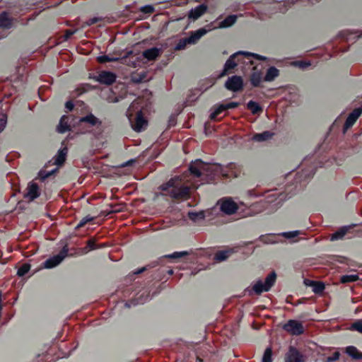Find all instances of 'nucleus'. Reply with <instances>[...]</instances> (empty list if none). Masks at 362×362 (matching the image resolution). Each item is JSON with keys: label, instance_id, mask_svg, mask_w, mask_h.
Here are the masks:
<instances>
[{"label": "nucleus", "instance_id": "4c0bfd02", "mask_svg": "<svg viewBox=\"0 0 362 362\" xmlns=\"http://www.w3.org/2000/svg\"><path fill=\"white\" fill-rule=\"evenodd\" d=\"M189 252L187 251L174 252L171 254L165 255L161 258L178 259L187 256Z\"/></svg>", "mask_w": 362, "mask_h": 362}, {"label": "nucleus", "instance_id": "a18cd8bd", "mask_svg": "<svg viewBox=\"0 0 362 362\" xmlns=\"http://www.w3.org/2000/svg\"><path fill=\"white\" fill-rule=\"evenodd\" d=\"M299 234V230H292L288 232H283L281 233H279V235H281L287 239H291L293 238L298 236Z\"/></svg>", "mask_w": 362, "mask_h": 362}, {"label": "nucleus", "instance_id": "393cba45", "mask_svg": "<svg viewBox=\"0 0 362 362\" xmlns=\"http://www.w3.org/2000/svg\"><path fill=\"white\" fill-rule=\"evenodd\" d=\"M67 153V147H64L63 148L59 149L55 156L54 164L57 165H62L66 160Z\"/></svg>", "mask_w": 362, "mask_h": 362}, {"label": "nucleus", "instance_id": "7ed1b4c3", "mask_svg": "<svg viewBox=\"0 0 362 362\" xmlns=\"http://www.w3.org/2000/svg\"><path fill=\"white\" fill-rule=\"evenodd\" d=\"M220 210L226 215H233L238 211V204L230 197H223L217 202Z\"/></svg>", "mask_w": 362, "mask_h": 362}, {"label": "nucleus", "instance_id": "e2e57ef3", "mask_svg": "<svg viewBox=\"0 0 362 362\" xmlns=\"http://www.w3.org/2000/svg\"><path fill=\"white\" fill-rule=\"evenodd\" d=\"M175 123H176V121L174 117H170V119L168 120V126L169 127L174 126L175 124Z\"/></svg>", "mask_w": 362, "mask_h": 362}, {"label": "nucleus", "instance_id": "aec40b11", "mask_svg": "<svg viewBox=\"0 0 362 362\" xmlns=\"http://www.w3.org/2000/svg\"><path fill=\"white\" fill-rule=\"evenodd\" d=\"M234 252V249H227L223 250H219L214 255V260L216 262H223L226 260L231 254Z\"/></svg>", "mask_w": 362, "mask_h": 362}, {"label": "nucleus", "instance_id": "9d476101", "mask_svg": "<svg viewBox=\"0 0 362 362\" xmlns=\"http://www.w3.org/2000/svg\"><path fill=\"white\" fill-rule=\"evenodd\" d=\"M362 114V105L355 108L347 117L343 127V132L345 133L348 129L351 127L357 119Z\"/></svg>", "mask_w": 362, "mask_h": 362}, {"label": "nucleus", "instance_id": "cd10ccee", "mask_svg": "<svg viewBox=\"0 0 362 362\" xmlns=\"http://www.w3.org/2000/svg\"><path fill=\"white\" fill-rule=\"evenodd\" d=\"M12 26V21L10 18L8 17V13L6 11H3L0 14V28L9 29Z\"/></svg>", "mask_w": 362, "mask_h": 362}, {"label": "nucleus", "instance_id": "0e129e2a", "mask_svg": "<svg viewBox=\"0 0 362 362\" xmlns=\"http://www.w3.org/2000/svg\"><path fill=\"white\" fill-rule=\"evenodd\" d=\"M235 166V165L234 163H228V164L227 168H228L229 170H232Z\"/></svg>", "mask_w": 362, "mask_h": 362}, {"label": "nucleus", "instance_id": "6e6552de", "mask_svg": "<svg viewBox=\"0 0 362 362\" xmlns=\"http://www.w3.org/2000/svg\"><path fill=\"white\" fill-rule=\"evenodd\" d=\"M225 87L228 90L238 92L243 88V80L241 76H232L225 82Z\"/></svg>", "mask_w": 362, "mask_h": 362}, {"label": "nucleus", "instance_id": "774afa93", "mask_svg": "<svg viewBox=\"0 0 362 362\" xmlns=\"http://www.w3.org/2000/svg\"><path fill=\"white\" fill-rule=\"evenodd\" d=\"M158 264V262H155L152 263V265H148L150 267H155Z\"/></svg>", "mask_w": 362, "mask_h": 362}, {"label": "nucleus", "instance_id": "58836bf2", "mask_svg": "<svg viewBox=\"0 0 362 362\" xmlns=\"http://www.w3.org/2000/svg\"><path fill=\"white\" fill-rule=\"evenodd\" d=\"M261 239L263 243L266 244H275L279 242V237L275 235H269L266 236H262Z\"/></svg>", "mask_w": 362, "mask_h": 362}, {"label": "nucleus", "instance_id": "de8ad7c7", "mask_svg": "<svg viewBox=\"0 0 362 362\" xmlns=\"http://www.w3.org/2000/svg\"><path fill=\"white\" fill-rule=\"evenodd\" d=\"M154 7L152 5L148 4L140 7V11L144 14H150L154 11Z\"/></svg>", "mask_w": 362, "mask_h": 362}, {"label": "nucleus", "instance_id": "1a4fd4ad", "mask_svg": "<svg viewBox=\"0 0 362 362\" xmlns=\"http://www.w3.org/2000/svg\"><path fill=\"white\" fill-rule=\"evenodd\" d=\"M87 124L89 127H98L102 125V121L90 112L85 116L81 117L78 121V125Z\"/></svg>", "mask_w": 362, "mask_h": 362}, {"label": "nucleus", "instance_id": "473e14b6", "mask_svg": "<svg viewBox=\"0 0 362 362\" xmlns=\"http://www.w3.org/2000/svg\"><path fill=\"white\" fill-rule=\"evenodd\" d=\"M177 184H179V183L177 182V179L171 178L168 182L162 184L159 187V188L160 190L168 192L170 189H172L173 187H175L176 185H177Z\"/></svg>", "mask_w": 362, "mask_h": 362}, {"label": "nucleus", "instance_id": "b1692460", "mask_svg": "<svg viewBox=\"0 0 362 362\" xmlns=\"http://www.w3.org/2000/svg\"><path fill=\"white\" fill-rule=\"evenodd\" d=\"M279 75V71L275 66H270L264 76V81L267 82L273 81Z\"/></svg>", "mask_w": 362, "mask_h": 362}, {"label": "nucleus", "instance_id": "09e8293b", "mask_svg": "<svg viewBox=\"0 0 362 362\" xmlns=\"http://www.w3.org/2000/svg\"><path fill=\"white\" fill-rule=\"evenodd\" d=\"M7 116L5 114L0 115V133L2 132L6 127Z\"/></svg>", "mask_w": 362, "mask_h": 362}, {"label": "nucleus", "instance_id": "680f3d73", "mask_svg": "<svg viewBox=\"0 0 362 362\" xmlns=\"http://www.w3.org/2000/svg\"><path fill=\"white\" fill-rule=\"evenodd\" d=\"M147 269V267H144L141 269H136V271L134 272V274H141L142 272H144V271H146Z\"/></svg>", "mask_w": 362, "mask_h": 362}, {"label": "nucleus", "instance_id": "ddd939ff", "mask_svg": "<svg viewBox=\"0 0 362 362\" xmlns=\"http://www.w3.org/2000/svg\"><path fill=\"white\" fill-rule=\"evenodd\" d=\"M315 173V168L311 167L310 169H304L300 173H298L295 177V184H301L302 182L305 181L307 179L310 178Z\"/></svg>", "mask_w": 362, "mask_h": 362}, {"label": "nucleus", "instance_id": "0eeeda50", "mask_svg": "<svg viewBox=\"0 0 362 362\" xmlns=\"http://www.w3.org/2000/svg\"><path fill=\"white\" fill-rule=\"evenodd\" d=\"M283 329L292 335L298 336L304 333L303 323L296 320H289L287 323L284 325Z\"/></svg>", "mask_w": 362, "mask_h": 362}, {"label": "nucleus", "instance_id": "bb28decb", "mask_svg": "<svg viewBox=\"0 0 362 362\" xmlns=\"http://www.w3.org/2000/svg\"><path fill=\"white\" fill-rule=\"evenodd\" d=\"M188 218L193 222L197 223L205 219L206 215L204 211H190L187 214Z\"/></svg>", "mask_w": 362, "mask_h": 362}, {"label": "nucleus", "instance_id": "ea45409f", "mask_svg": "<svg viewBox=\"0 0 362 362\" xmlns=\"http://www.w3.org/2000/svg\"><path fill=\"white\" fill-rule=\"evenodd\" d=\"M119 59V57H111L108 55H100L97 57L98 62L102 64L110 62H118Z\"/></svg>", "mask_w": 362, "mask_h": 362}, {"label": "nucleus", "instance_id": "2f4dec72", "mask_svg": "<svg viewBox=\"0 0 362 362\" xmlns=\"http://www.w3.org/2000/svg\"><path fill=\"white\" fill-rule=\"evenodd\" d=\"M262 80V73L259 71H255L251 74L250 83L253 87H258Z\"/></svg>", "mask_w": 362, "mask_h": 362}, {"label": "nucleus", "instance_id": "a211bd4d", "mask_svg": "<svg viewBox=\"0 0 362 362\" xmlns=\"http://www.w3.org/2000/svg\"><path fill=\"white\" fill-rule=\"evenodd\" d=\"M226 110V107L224 103L222 104H216L214 105L210 110L211 113L209 115V118L211 120L216 119L218 115L223 112Z\"/></svg>", "mask_w": 362, "mask_h": 362}, {"label": "nucleus", "instance_id": "39448f33", "mask_svg": "<svg viewBox=\"0 0 362 362\" xmlns=\"http://www.w3.org/2000/svg\"><path fill=\"white\" fill-rule=\"evenodd\" d=\"M90 78L98 82L100 84L110 86L116 81V74L109 71H103L98 75L90 76Z\"/></svg>", "mask_w": 362, "mask_h": 362}, {"label": "nucleus", "instance_id": "37998d69", "mask_svg": "<svg viewBox=\"0 0 362 362\" xmlns=\"http://www.w3.org/2000/svg\"><path fill=\"white\" fill-rule=\"evenodd\" d=\"M187 45H189V41H187V37L181 38L179 40V41L175 46V50L184 49L185 48V47L187 46Z\"/></svg>", "mask_w": 362, "mask_h": 362}, {"label": "nucleus", "instance_id": "a878e982", "mask_svg": "<svg viewBox=\"0 0 362 362\" xmlns=\"http://www.w3.org/2000/svg\"><path fill=\"white\" fill-rule=\"evenodd\" d=\"M274 136V133L269 131H264L261 133L255 134L252 136V140L257 142H262L269 140Z\"/></svg>", "mask_w": 362, "mask_h": 362}, {"label": "nucleus", "instance_id": "49530a36", "mask_svg": "<svg viewBox=\"0 0 362 362\" xmlns=\"http://www.w3.org/2000/svg\"><path fill=\"white\" fill-rule=\"evenodd\" d=\"M93 219H94V218L93 216H90V215H88V216L83 217L81 220H80V221L76 225V229L83 227L87 223L92 221Z\"/></svg>", "mask_w": 362, "mask_h": 362}, {"label": "nucleus", "instance_id": "2eb2a0df", "mask_svg": "<svg viewBox=\"0 0 362 362\" xmlns=\"http://www.w3.org/2000/svg\"><path fill=\"white\" fill-rule=\"evenodd\" d=\"M206 10L207 6L205 4H200L189 11L188 17L195 21L202 16Z\"/></svg>", "mask_w": 362, "mask_h": 362}, {"label": "nucleus", "instance_id": "5701e85b", "mask_svg": "<svg viewBox=\"0 0 362 362\" xmlns=\"http://www.w3.org/2000/svg\"><path fill=\"white\" fill-rule=\"evenodd\" d=\"M236 57L237 54L234 53L232 55H230L229 58L226 60L224 64L223 70L221 74V76L225 75L228 71L234 69L237 66L236 62L234 61V59Z\"/></svg>", "mask_w": 362, "mask_h": 362}, {"label": "nucleus", "instance_id": "c9c22d12", "mask_svg": "<svg viewBox=\"0 0 362 362\" xmlns=\"http://www.w3.org/2000/svg\"><path fill=\"white\" fill-rule=\"evenodd\" d=\"M359 279L358 274H346L343 275L340 278V281L342 284H347L351 282H355Z\"/></svg>", "mask_w": 362, "mask_h": 362}, {"label": "nucleus", "instance_id": "864d4df0", "mask_svg": "<svg viewBox=\"0 0 362 362\" xmlns=\"http://www.w3.org/2000/svg\"><path fill=\"white\" fill-rule=\"evenodd\" d=\"M296 64L301 69H306L310 66V62L306 61H298L296 62Z\"/></svg>", "mask_w": 362, "mask_h": 362}, {"label": "nucleus", "instance_id": "72a5a7b5", "mask_svg": "<svg viewBox=\"0 0 362 362\" xmlns=\"http://www.w3.org/2000/svg\"><path fill=\"white\" fill-rule=\"evenodd\" d=\"M347 230L348 228L346 226L341 228V229L337 230L336 232L332 234L330 240L332 241H334L341 239L345 235Z\"/></svg>", "mask_w": 362, "mask_h": 362}, {"label": "nucleus", "instance_id": "5fc2aeb1", "mask_svg": "<svg viewBox=\"0 0 362 362\" xmlns=\"http://www.w3.org/2000/svg\"><path fill=\"white\" fill-rule=\"evenodd\" d=\"M238 105H239V103H238V102H230V103L225 104L226 110H229V109L235 108L238 106Z\"/></svg>", "mask_w": 362, "mask_h": 362}, {"label": "nucleus", "instance_id": "bf43d9fd", "mask_svg": "<svg viewBox=\"0 0 362 362\" xmlns=\"http://www.w3.org/2000/svg\"><path fill=\"white\" fill-rule=\"evenodd\" d=\"M65 107L69 110V111H71L74 107V104L73 102H71V100H69L67 102H66L65 103Z\"/></svg>", "mask_w": 362, "mask_h": 362}, {"label": "nucleus", "instance_id": "4468645a", "mask_svg": "<svg viewBox=\"0 0 362 362\" xmlns=\"http://www.w3.org/2000/svg\"><path fill=\"white\" fill-rule=\"evenodd\" d=\"M147 124V120L144 117L141 111H139L136 115L135 124L132 126L133 129L136 132H141Z\"/></svg>", "mask_w": 362, "mask_h": 362}, {"label": "nucleus", "instance_id": "8fccbe9b", "mask_svg": "<svg viewBox=\"0 0 362 362\" xmlns=\"http://www.w3.org/2000/svg\"><path fill=\"white\" fill-rule=\"evenodd\" d=\"M351 329L356 330L362 333V320H357L351 325Z\"/></svg>", "mask_w": 362, "mask_h": 362}, {"label": "nucleus", "instance_id": "7c9ffc66", "mask_svg": "<svg viewBox=\"0 0 362 362\" xmlns=\"http://www.w3.org/2000/svg\"><path fill=\"white\" fill-rule=\"evenodd\" d=\"M247 107L253 115L259 114L262 112V107L254 100H250L247 103Z\"/></svg>", "mask_w": 362, "mask_h": 362}, {"label": "nucleus", "instance_id": "603ef678", "mask_svg": "<svg viewBox=\"0 0 362 362\" xmlns=\"http://www.w3.org/2000/svg\"><path fill=\"white\" fill-rule=\"evenodd\" d=\"M340 354L339 351H335L332 356L326 358V362H334L339 358Z\"/></svg>", "mask_w": 362, "mask_h": 362}, {"label": "nucleus", "instance_id": "4d7b16f0", "mask_svg": "<svg viewBox=\"0 0 362 362\" xmlns=\"http://www.w3.org/2000/svg\"><path fill=\"white\" fill-rule=\"evenodd\" d=\"M76 33V30H67L64 34V39L67 40Z\"/></svg>", "mask_w": 362, "mask_h": 362}, {"label": "nucleus", "instance_id": "052dcab7", "mask_svg": "<svg viewBox=\"0 0 362 362\" xmlns=\"http://www.w3.org/2000/svg\"><path fill=\"white\" fill-rule=\"evenodd\" d=\"M252 57H254L256 59H258L259 61H265L267 59V57L256 53H254L252 54Z\"/></svg>", "mask_w": 362, "mask_h": 362}, {"label": "nucleus", "instance_id": "4be33fe9", "mask_svg": "<svg viewBox=\"0 0 362 362\" xmlns=\"http://www.w3.org/2000/svg\"><path fill=\"white\" fill-rule=\"evenodd\" d=\"M238 16L235 14L229 15L224 20L221 21L218 25V28H228L234 25L237 21Z\"/></svg>", "mask_w": 362, "mask_h": 362}, {"label": "nucleus", "instance_id": "412c9836", "mask_svg": "<svg viewBox=\"0 0 362 362\" xmlns=\"http://www.w3.org/2000/svg\"><path fill=\"white\" fill-rule=\"evenodd\" d=\"M160 49L154 47L143 52V57L149 61L155 60L160 54Z\"/></svg>", "mask_w": 362, "mask_h": 362}, {"label": "nucleus", "instance_id": "338daca9", "mask_svg": "<svg viewBox=\"0 0 362 362\" xmlns=\"http://www.w3.org/2000/svg\"><path fill=\"white\" fill-rule=\"evenodd\" d=\"M117 211H119V209H113V210H111L109 212H107V214H112V213H115V212H117Z\"/></svg>", "mask_w": 362, "mask_h": 362}, {"label": "nucleus", "instance_id": "c756f323", "mask_svg": "<svg viewBox=\"0 0 362 362\" xmlns=\"http://www.w3.org/2000/svg\"><path fill=\"white\" fill-rule=\"evenodd\" d=\"M339 37L346 40V41H356L359 37H361V35H356V33H351L349 30H344L339 33Z\"/></svg>", "mask_w": 362, "mask_h": 362}, {"label": "nucleus", "instance_id": "f704fd0d", "mask_svg": "<svg viewBox=\"0 0 362 362\" xmlns=\"http://www.w3.org/2000/svg\"><path fill=\"white\" fill-rule=\"evenodd\" d=\"M149 300V298L148 296H146L144 299H141L140 298H135V299H132L129 301H127L124 304V306L126 308H131L132 306H136L139 304H144L145 303L146 301H148Z\"/></svg>", "mask_w": 362, "mask_h": 362}, {"label": "nucleus", "instance_id": "f257e3e1", "mask_svg": "<svg viewBox=\"0 0 362 362\" xmlns=\"http://www.w3.org/2000/svg\"><path fill=\"white\" fill-rule=\"evenodd\" d=\"M189 170L194 177H200L203 175H215L221 174L228 177V172L221 164L210 165L202 161L201 159H196L192 161L189 165Z\"/></svg>", "mask_w": 362, "mask_h": 362}, {"label": "nucleus", "instance_id": "a19ab883", "mask_svg": "<svg viewBox=\"0 0 362 362\" xmlns=\"http://www.w3.org/2000/svg\"><path fill=\"white\" fill-rule=\"evenodd\" d=\"M30 265L28 263H25L18 268L17 275L18 276H23L30 271Z\"/></svg>", "mask_w": 362, "mask_h": 362}, {"label": "nucleus", "instance_id": "423d86ee", "mask_svg": "<svg viewBox=\"0 0 362 362\" xmlns=\"http://www.w3.org/2000/svg\"><path fill=\"white\" fill-rule=\"evenodd\" d=\"M189 188L179 183L175 187L170 189L166 193V195L174 199H180L187 198L189 196Z\"/></svg>", "mask_w": 362, "mask_h": 362}, {"label": "nucleus", "instance_id": "f3484780", "mask_svg": "<svg viewBox=\"0 0 362 362\" xmlns=\"http://www.w3.org/2000/svg\"><path fill=\"white\" fill-rule=\"evenodd\" d=\"M304 283L306 286L312 287L313 291L315 294L322 293L325 288V284L321 281H312V280H309V279H305Z\"/></svg>", "mask_w": 362, "mask_h": 362}, {"label": "nucleus", "instance_id": "f03ea898", "mask_svg": "<svg viewBox=\"0 0 362 362\" xmlns=\"http://www.w3.org/2000/svg\"><path fill=\"white\" fill-rule=\"evenodd\" d=\"M276 274L275 272H271L265 279V281L262 282L259 279L252 286V291L255 293L259 295L263 292L269 291L276 282Z\"/></svg>", "mask_w": 362, "mask_h": 362}, {"label": "nucleus", "instance_id": "f8f14e48", "mask_svg": "<svg viewBox=\"0 0 362 362\" xmlns=\"http://www.w3.org/2000/svg\"><path fill=\"white\" fill-rule=\"evenodd\" d=\"M26 193L24 197L28 199L30 201H33L40 195L39 187L37 183L31 182L28 185L26 188Z\"/></svg>", "mask_w": 362, "mask_h": 362}, {"label": "nucleus", "instance_id": "dca6fc26", "mask_svg": "<svg viewBox=\"0 0 362 362\" xmlns=\"http://www.w3.org/2000/svg\"><path fill=\"white\" fill-rule=\"evenodd\" d=\"M208 31L209 30L204 28H202L195 31H193L190 33V35L187 37V41H189V45H194L202 37L206 35Z\"/></svg>", "mask_w": 362, "mask_h": 362}, {"label": "nucleus", "instance_id": "6e6d98bb", "mask_svg": "<svg viewBox=\"0 0 362 362\" xmlns=\"http://www.w3.org/2000/svg\"><path fill=\"white\" fill-rule=\"evenodd\" d=\"M291 197V195L288 197V194H285V193H280L278 196V198L277 199L279 200L278 201V204H279L281 202L284 201V200H286V199H289Z\"/></svg>", "mask_w": 362, "mask_h": 362}, {"label": "nucleus", "instance_id": "6ab92c4d", "mask_svg": "<svg viewBox=\"0 0 362 362\" xmlns=\"http://www.w3.org/2000/svg\"><path fill=\"white\" fill-rule=\"evenodd\" d=\"M70 125L69 124V117L66 115H63L59 120L57 130L60 134H64L66 132L70 131Z\"/></svg>", "mask_w": 362, "mask_h": 362}, {"label": "nucleus", "instance_id": "79ce46f5", "mask_svg": "<svg viewBox=\"0 0 362 362\" xmlns=\"http://www.w3.org/2000/svg\"><path fill=\"white\" fill-rule=\"evenodd\" d=\"M272 351L270 347H267L263 354L262 362H272Z\"/></svg>", "mask_w": 362, "mask_h": 362}, {"label": "nucleus", "instance_id": "3c124183", "mask_svg": "<svg viewBox=\"0 0 362 362\" xmlns=\"http://www.w3.org/2000/svg\"><path fill=\"white\" fill-rule=\"evenodd\" d=\"M102 20L103 18L101 17H93L86 21L85 24L86 26H90L95 23L102 21Z\"/></svg>", "mask_w": 362, "mask_h": 362}, {"label": "nucleus", "instance_id": "c85d7f7f", "mask_svg": "<svg viewBox=\"0 0 362 362\" xmlns=\"http://www.w3.org/2000/svg\"><path fill=\"white\" fill-rule=\"evenodd\" d=\"M346 353L354 359H362V353L354 346H347L346 348Z\"/></svg>", "mask_w": 362, "mask_h": 362}, {"label": "nucleus", "instance_id": "13d9d810", "mask_svg": "<svg viewBox=\"0 0 362 362\" xmlns=\"http://www.w3.org/2000/svg\"><path fill=\"white\" fill-rule=\"evenodd\" d=\"M235 54H237V56L238 55H244V56H246V57H252V54L254 53L250 52H247V51H238V52H235Z\"/></svg>", "mask_w": 362, "mask_h": 362}, {"label": "nucleus", "instance_id": "69168bd1", "mask_svg": "<svg viewBox=\"0 0 362 362\" xmlns=\"http://www.w3.org/2000/svg\"><path fill=\"white\" fill-rule=\"evenodd\" d=\"M133 162H134V160L132 159L130 160L127 161L124 164L122 165V166H127Z\"/></svg>", "mask_w": 362, "mask_h": 362}, {"label": "nucleus", "instance_id": "c03bdc74", "mask_svg": "<svg viewBox=\"0 0 362 362\" xmlns=\"http://www.w3.org/2000/svg\"><path fill=\"white\" fill-rule=\"evenodd\" d=\"M99 247H100L96 246L94 239H90L88 240L86 247H84L83 251L85 253H87L88 251L93 250Z\"/></svg>", "mask_w": 362, "mask_h": 362}, {"label": "nucleus", "instance_id": "9b49d317", "mask_svg": "<svg viewBox=\"0 0 362 362\" xmlns=\"http://www.w3.org/2000/svg\"><path fill=\"white\" fill-rule=\"evenodd\" d=\"M285 362H305L304 356L296 348L290 346L285 356Z\"/></svg>", "mask_w": 362, "mask_h": 362}, {"label": "nucleus", "instance_id": "e433bc0d", "mask_svg": "<svg viewBox=\"0 0 362 362\" xmlns=\"http://www.w3.org/2000/svg\"><path fill=\"white\" fill-rule=\"evenodd\" d=\"M57 171V168H54L50 171H46V170H40L39 172H38V174H37V176H38V178L41 180V181H45L47 177H49V176H51L52 175H53L54 173H56Z\"/></svg>", "mask_w": 362, "mask_h": 362}, {"label": "nucleus", "instance_id": "20e7f679", "mask_svg": "<svg viewBox=\"0 0 362 362\" xmlns=\"http://www.w3.org/2000/svg\"><path fill=\"white\" fill-rule=\"evenodd\" d=\"M68 252L69 248L66 245L62 247L61 251L57 255L50 257L45 262H44V267L45 269H52L58 266L68 255Z\"/></svg>", "mask_w": 362, "mask_h": 362}]
</instances>
